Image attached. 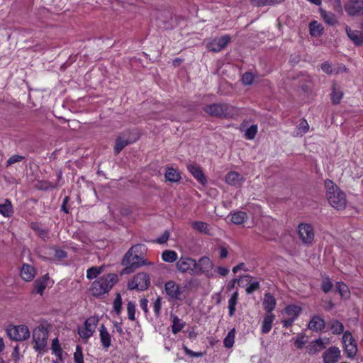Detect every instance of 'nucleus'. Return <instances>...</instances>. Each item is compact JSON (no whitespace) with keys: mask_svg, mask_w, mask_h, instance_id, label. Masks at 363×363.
<instances>
[{"mask_svg":"<svg viewBox=\"0 0 363 363\" xmlns=\"http://www.w3.org/2000/svg\"><path fill=\"white\" fill-rule=\"evenodd\" d=\"M332 101L334 104H339L342 98V93L341 91L337 90L334 86L332 91Z\"/></svg>","mask_w":363,"mask_h":363,"instance_id":"de8ad7c7","label":"nucleus"},{"mask_svg":"<svg viewBox=\"0 0 363 363\" xmlns=\"http://www.w3.org/2000/svg\"><path fill=\"white\" fill-rule=\"evenodd\" d=\"M35 275V269L28 264H23L21 270V278L26 281H30L33 280Z\"/></svg>","mask_w":363,"mask_h":363,"instance_id":"393cba45","label":"nucleus"},{"mask_svg":"<svg viewBox=\"0 0 363 363\" xmlns=\"http://www.w3.org/2000/svg\"><path fill=\"white\" fill-rule=\"evenodd\" d=\"M238 291L234 292L231 297L230 298L228 301V310H229V315L230 316L233 315L235 311V306L238 302Z\"/></svg>","mask_w":363,"mask_h":363,"instance_id":"4c0bfd02","label":"nucleus"},{"mask_svg":"<svg viewBox=\"0 0 363 363\" xmlns=\"http://www.w3.org/2000/svg\"><path fill=\"white\" fill-rule=\"evenodd\" d=\"M329 325L332 333L334 334H340L344 329L342 323L337 320H332Z\"/></svg>","mask_w":363,"mask_h":363,"instance_id":"c03bdc74","label":"nucleus"},{"mask_svg":"<svg viewBox=\"0 0 363 363\" xmlns=\"http://www.w3.org/2000/svg\"><path fill=\"white\" fill-rule=\"evenodd\" d=\"M310 33L313 37L320 36L323 30V26L317 21H313L309 25Z\"/></svg>","mask_w":363,"mask_h":363,"instance_id":"c9c22d12","label":"nucleus"},{"mask_svg":"<svg viewBox=\"0 0 363 363\" xmlns=\"http://www.w3.org/2000/svg\"><path fill=\"white\" fill-rule=\"evenodd\" d=\"M162 308V299L160 297H157L153 303V311L155 314L158 316L160 313Z\"/></svg>","mask_w":363,"mask_h":363,"instance_id":"864d4df0","label":"nucleus"},{"mask_svg":"<svg viewBox=\"0 0 363 363\" xmlns=\"http://www.w3.org/2000/svg\"><path fill=\"white\" fill-rule=\"evenodd\" d=\"M228 252L225 248H221L220 250V257L225 258L228 256Z\"/></svg>","mask_w":363,"mask_h":363,"instance_id":"69168bd1","label":"nucleus"},{"mask_svg":"<svg viewBox=\"0 0 363 363\" xmlns=\"http://www.w3.org/2000/svg\"><path fill=\"white\" fill-rule=\"evenodd\" d=\"M6 333L11 340L17 342L25 341L30 336V330L25 325H9Z\"/></svg>","mask_w":363,"mask_h":363,"instance_id":"423d86ee","label":"nucleus"},{"mask_svg":"<svg viewBox=\"0 0 363 363\" xmlns=\"http://www.w3.org/2000/svg\"><path fill=\"white\" fill-rule=\"evenodd\" d=\"M164 178L167 182L177 183L181 179V174L179 170L173 167H167L164 172Z\"/></svg>","mask_w":363,"mask_h":363,"instance_id":"5701e85b","label":"nucleus"},{"mask_svg":"<svg viewBox=\"0 0 363 363\" xmlns=\"http://www.w3.org/2000/svg\"><path fill=\"white\" fill-rule=\"evenodd\" d=\"M336 289L342 298H347L350 297V292L348 286L342 282H337L336 284Z\"/></svg>","mask_w":363,"mask_h":363,"instance_id":"ea45409f","label":"nucleus"},{"mask_svg":"<svg viewBox=\"0 0 363 363\" xmlns=\"http://www.w3.org/2000/svg\"><path fill=\"white\" fill-rule=\"evenodd\" d=\"M74 360L75 363H84L82 350L79 346H77L76 348L74 354Z\"/></svg>","mask_w":363,"mask_h":363,"instance_id":"09e8293b","label":"nucleus"},{"mask_svg":"<svg viewBox=\"0 0 363 363\" xmlns=\"http://www.w3.org/2000/svg\"><path fill=\"white\" fill-rule=\"evenodd\" d=\"M184 351H185V353L189 355V356H191V357H200L203 355V353L202 352H195L191 350H189L188 347H184Z\"/></svg>","mask_w":363,"mask_h":363,"instance_id":"4d7b16f0","label":"nucleus"},{"mask_svg":"<svg viewBox=\"0 0 363 363\" xmlns=\"http://www.w3.org/2000/svg\"><path fill=\"white\" fill-rule=\"evenodd\" d=\"M52 353L60 360H62V350L57 338L52 340Z\"/></svg>","mask_w":363,"mask_h":363,"instance_id":"72a5a7b5","label":"nucleus"},{"mask_svg":"<svg viewBox=\"0 0 363 363\" xmlns=\"http://www.w3.org/2000/svg\"><path fill=\"white\" fill-rule=\"evenodd\" d=\"M325 188L326 197L330 206L337 210L344 209L347 205L345 193L330 179L325 182Z\"/></svg>","mask_w":363,"mask_h":363,"instance_id":"f03ea898","label":"nucleus"},{"mask_svg":"<svg viewBox=\"0 0 363 363\" xmlns=\"http://www.w3.org/2000/svg\"><path fill=\"white\" fill-rule=\"evenodd\" d=\"M49 279V277L48 274L44 275L40 279H38L35 282V290L36 293L40 294V295L43 294L44 290L45 289L48 281Z\"/></svg>","mask_w":363,"mask_h":363,"instance_id":"7c9ffc66","label":"nucleus"},{"mask_svg":"<svg viewBox=\"0 0 363 363\" xmlns=\"http://www.w3.org/2000/svg\"><path fill=\"white\" fill-rule=\"evenodd\" d=\"M172 319V330L174 334L178 333L184 327L185 323L177 315H171Z\"/></svg>","mask_w":363,"mask_h":363,"instance_id":"f704fd0d","label":"nucleus"},{"mask_svg":"<svg viewBox=\"0 0 363 363\" xmlns=\"http://www.w3.org/2000/svg\"><path fill=\"white\" fill-rule=\"evenodd\" d=\"M230 106L226 104H213L208 105L205 107V111L213 116H228V109Z\"/></svg>","mask_w":363,"mask_h":363,"instance_id":"ddd939ff","label":"nucleus"},{"mask_svg":"<svg viewBox=\"0 0 363 363\" xmlns=\"http://www.w3.org/2000/svg\"><path fill=\"white\" fill-rule=\"evenodd\" d=\"M147 299H142L140 301V307L145 313L147 312Z\"/></svg>","mask_w":363,"mask_h":363,"instance_id":"e2e57ef3","label":"nucleus"},{"mask_svg":"<svg viewBox=\"0 0 363 363\" xmlns=\"http://www.w3.org/2000/svg\"><path fill=\"white\" fill-rule=\"evenodd\" d=\"M275 319V315L272 313H267L266 315L264 316L262 323V327H261V331L262 333H268L272 328V323Z\"/></svg>","mask_w":363,"mask_h":363,"instance_id":"a878e982","label":"nucleus"},{"mask_svg":"<svg viewBox=\"0 0 363 363\" xmlns=\"http://www.w3.org/2000/svg\"><path fill=\"white\" fill-rule=\"evenodd\" d=\"M145 247L143 245H136L125 253L122 260V264L125 266L123 274H130L138 267L147 264L142 256Z\"/></svg>","mask_w":363,"mask_h":363,"instance_id":"f257e3e1","label":"nucleus"},{"mask_svg":"<svg viewBox=\"0 0 363 363\" xmlns=\"http://www.w3.org/2000/svg\"><path fill=\"white\" fill-rule=\"evenodd\" d=\"M276 304L277 301L274 296H272L270 293H267L264 294L263 299V306L267 313H272V311L275 308Z\"/></svg>","mask_w":363,"mask_h":363,"instance_id":"bb28decb","label":"nucleus"},{"mask_svg":"<svg viewBox=\"0 0 363 363\" xmlns=\"http://www.w3.org/2000/svg\"><path fill=\"white\" fill-rule=\"evenodd\" d=\"M325 325V321L321 317L315 315L308 323V328L312 331L318 332L324 329Z\"/></svg>","mask_w":363,"mask_h":363,"instance_id":"b1692460","label":"nucleus"},{"mask_svg":"<svg viewBox=\"0 0 363 363\" xmlns=\"http://www.w3.org/2000/svg\"><path fill=\"white\" fill-rule=\"evenodd\" d=\"M245 264L240 263L233 268V273H237L240 269H244Z\"/></svg>","mask_w":363,"mask_h":363,"instance_id":"0e129e2a","label":"nucleus"},{"mask_svg":"<svg viewBox=\"0 0 363 363\" xmlns=\"http://www.w3.org/2000/svg\"><path fill=\"white\" fill-rule=\"evenodd\" d=\"M118 281V276L108 274L94 281L90 288L91 294L94 296H100L108 293Z\"/></svg>","mask_w":363,"mask_h":363,"instance_id":"7ed1b4c3","label":"nucleus"},{"mask_svg":"<svg viewBox=\"0 0 363 363\" xmlns=\"http://www.w3.org/2000/svg\"><path fill=\"white\" fill-rule=\"evenodd\" d=\"M128 316L130 320H135V304L132 301H129L127 305Z\"/></svg>","mask_w":363,"mask_h":363,"instance_id":"8fccbe9b","label":"nucleus"},{"mask_svg":"<svg viewBox=\"0 0 363 363\" xmlns=\"http://www.w3.org/2000/svg\"><path fill=\"white\" fill-rule=\"evenodd\" d=\"M247 218V213L243 211H235L231 214V221L236 225L242 224Z\"/></svg>","mask_w":363,"mask_h":363,"instance_id":"473e14b6","label":"nucleus"},{"mask_svg":"<svg viewBox=\"0 0 363 363\" xmlns=\"http://www.w3.org/2000/svg\"><path fill=\"white\" fill-rule=\"evenodd\" d=\"M243 180V177L235 172H229L225 178L226 182L232 186H240Z\"/></svg>","mask_w":363,"mask_h":363,"instance_id":"cd10ccee","label":"nucleus"},{"mask_svg":"<svg viewBox=\"0 0 363 363\" xmlns=\"http://www.w3.org/2000/svg\"><path fill=\"white\" fill-rule=\"evenodd\" d=\"M257 133V126L256 125H252L248 128H247L245 133V135L247 139L252 140L255 138Z\"/></svg>","mask_w":363,"mask_h":363,"instance_id":"49530a36","label":"nucleus"},{"mask_svg":"<svg viewBox=\"0 0 363 363\" xmlns=\"http://www.w3.org/2000/svg\"><path fill=\"white\" fill-rule=\"evenodd\" d=\"M13 213L11 203L6 200L2 204H0V213L5 217H9Z\"/></svg>","mask_w":363,"mask_h":363,"instance_id":"e433bc0d","label":"nucleus"},{"mask_svg":"<svg viewBox=\"0 0 363 363\" xmlns=\"http://www.w3.org/2000/svg\"><path fill=\"white\" fill-rule=\"evenodd\" d=\"M321 69L324 72L327 74H331L333 72L332 66L328 62L323 63L321 65Z\"/></svg>","mask_w":363,"mask_h":363,"instance_id":"13d9d810","label":"nucleus"},{"mask_svg":"<svg viewBox=\"0 0 363 363\" xmlns=\"http://www.w3.org/2000/svg\"><path fill=\"white\" fill-rule=\"evenodd\" d=\"M49 334V326L48 324L42 323L38 325L33 331V348L39 352H43L47 347Z\"/></svg>","mask_w":363,"mask_h":363,"instance_id":"20e7f679","label":"nucleus"},{"mask_svg":"<svg viewBox=\"0 0 363 363\" xmlns=\"http://www.w3.org/2000/svg\"><path fill=\"white\" fill-rule=\"evenodd\" d=\"M321 286L323 291L327 293L332 289L333 284L328 277H325L323 279Z\"/></svg>","mask_w":363,"mask_h":363,"instance_id":"603ef678","label":"nucleus"},{"mask_svg":"<svg viewBox=\"0 0 363 363\" xmlns=\"http://www.w3.org/2000/svg\"><path fill=\"white\" fill-rule=\"evenodd\" d=\"M302 308L297 305H289L284 309V313L287 315V318L282 320L284 327L289 328L294 322L297 319L300 315Z\"/></svg>","mask_w":363,"mask_h":363,"instance_id":"9d476101","label":"nucleus"},{"mask_svg":"<svg viewBox=\"0 0 363 363\" xmlns=\"http://www.w3.org/2000/svg\"><path fill=\"white\" fill-rule=\"evenodd\" d=\"M5 349V343L2 337H0V352H3Z\"/></svg>","mask_w":363,"mask_h":363,"instance_id":"338daca9","label":"nucleus"},{"mask_svg":"<svg viewBox=\"0 0 363 363\" xmlns=\"http://www.w3.org/2000/svg\"><path fill=\"white\" fill-rule=\"evenodd\" d=\"M99 319L96 317L91 316L88 318L83 326L79 327L78 329V333L82 339H88L95 332L97 326Z\"/></svg>","mask_w":363,"mask_h":363,"instance_id":"1a4fd4ad","label":"nucleus"},{"mask_svg":"<svg viewBox=\"0 0 363 363\" xmlns=\"http://www.w3.org/2000/svg\"><path fill=\"white\" fill-rule=\"evenodd\" d=\"M284 0H252V3L255 6H274L279 4Z\"/></svg>","mask_w":363,"mask_h":363,"instance_id":"a19ab883","label":"nucleus"},{"mask_svg":"<svg viewBox=\"0 0 363 363\" xmlns=\"http://www.w3.org/2000/svg\"><path fill=\"white\" fill-rule=\"evenodd\" d=\"M103 272V267H92L86 271V278L91 280Z\"/></svg>","mask_w":363,"mask_h":363,"instance_id":"37998d69","label":"nucleus"},{"mask_svg":"<svg viewBox=\"0 0 363 363\" xmlns=\"http://www.w3.org/2000/svg\"><path fill=\"white\" fill-rule=\"evenodd\" d=\"M196 266L195 267V271L193 272V275L199 276L203 274L208 277L213 275L212 270L213 264L209 257H201L198 262L196 261Z\"/></svg>","mask_w":363,"mask_h":363,"instance_id":"0eeeda50","label":"nucleus"},{"mask_svg":"<svg viewBox=\"0 0 363 363\" xmlns=\"http://www.w3.org/2000/svg\"><path fill=\"white\" fill-rule=\"evenodd\" d=\"M309 130V125L305 119H302L293 132V135L301 137L306 134Z\"/></svg>","mask_w":363,"mask_h":363,"instance_id":"c756f323","label":"nucleus"},{"mask_svg":"<svg viewBox=\"0 0 363 363\" xmlns=\"http://www.w3.org/2000/svg\"><path fill=\"white\" fill-rule=\"evenodd\" d=\"M139 136L135 130H126L120 134L116 140L114 152L119 153L125 146L135 142Z\"/></svg>","mask_w":363,"mask_h":363,"instance_id":"39448f33","label":"nucleus"},{"mask_svg":"<svg viewBox=\"0 0 363 363\" xmlns=\"http://www.w3.org/2000/svg\"><path fill=\"white\" fill-rule=\"evenodd\" d=\"M254 81V76L250 72H246L242 76V82L246 85L252 84Z\"/></svg>","mask_w":363,"mask_h":363,"instance_id":"5fc2aeb1","label":"nucleus"},{"mask_svg":"<svg viewBox=\"0 0 363 363\" xmlns=\"http://www.w3.org/2000/svg\"><path fill=\"white\" fill-rule=\"evenodd\" d=\"M235 330L233 328L228 333L227 336L223 340V343L225 347L230 348L233 346L235 342Z\"/></svg>","mask_w":363,"mask_h":363,"instance_id":"79ce46f5","label":"nucleus"},{"mask_svg":"<svg viewBox=\"0 0 363 363\" xmlns=\"http://www.w3.org/2000/svg\"><path fill=\"white\" fill-rule=\"evenodd\" d=\"M55 256L57 258L62 259L66 257V253L65 251L60 249L55 250Z\"/></svg>","mask_w":363,"mask_h":363,"instance_id":"052dcab7","label":"nucleus"},{"mask_svg":"<svg viewBox=\"0 0 363 363\" xmlns=\"http://www.w3.org/2000/svg\"><path fill=\"white\" fill-rule=\"evenodd\" d=\"M342 341L347 357L349 358L354 357L357 352V347L352 334L348 331L345 332L342 336Z\"/></svg>","mask_w":363,"mask_h":363,"instance_id":"f8f14e48","label":"nucleus"},{"mask_svg":"<svg viewBox=\"0 0 363 363\" xmlns=\"http://www.w3.org/2000/svg\"><path fill=\"white\" fill-rule=\"evenodd\" d=\"M217 272L221 276H225L229 273V269L226 267H218L217 268Z\"/></svg>","mask_w":363,"mask_h":363,"instance_id":"680f3d73","label":"nucleus"},{"mask_svg":"<svg viewBox=\"0 0 363 363\" xmlns=\"http://www.w3.org/2000/svg\"><path fill=\"white\" fill-rule=\"evenodd\" d=\"M298 234L304 243H311L314 239L313 229L308 224H300L298 225Z\"/></svg>","mask_w":363,"mask_h":363,"instance_id":"dca6fc26","label":"nucleus"},{"mask_svg":"<svg viewBox=\"0 0 363 363\" xmlns=\"http://www.w3.org/2000/svg\"><path fill=\"white\" fill-rule=\"evenodd\" d=\"M169 234L167 231H165L160 237L157 239V242L160 244L164 243L169 238Z\"/></svg>","mask_w":363,"mask_h":363,"instance_id":"bf43d9fd","label":"nucleus"},{"mask_svg":"<svg viewBox=\"0 0 363 363\" xmlns=\"http://www.w3.org/2000/svg\"><path fill=\"white\" fill-rule=\"evenodd\" d=\"M196 260L190 257H182L176 263V267L180 272H189L193 275L195 271Z\"/></svg>","mask_w":363,"mask_h":363,"instance_id":"4468645a","label":"nucleus"},{"mask_svg":"<svg viewBox=\"0 0 363 363\" xmlns=\"http://www.w3.org/2000/svg\"><path fill=\"white\" fill-rule=\"evenodd\" d=\"M330 341L327 338H319L310 342L308 346V352L311 354H315L326 348Z\"/></svg>","mask_w":363,"mask_h":363,"instance_id":"a211bd4d","label":"nucleus"},{"mask_svg":"<svg viewBox=\"0 0 363 363\" xmlns=\"http://www.w3.org/2000/svg\"><path fill=\"white\" fill-rule=\"evenodd\" d=\"M230 40V36L227 35L215 38L208 44L207 48L211 51L219 52L228 44Z\"/></svg>","mask_w":363,"mask_h":363,"instance_id":"f3484780","label":"nucleus"},{"mask_svg":"<svg viewBox=\"0 0 363 363\" xmlns=\"http://www.w3.org/2000/svg\"><path fill=\"white\" fill-rule=\"evenodd\" d=\"M320 16L325 23L329 26H335L338 23V19L336 15L332 12H328L324 10L320 11Z\"/></svg>","mask_w":363,"mask_h":363,"instance_id":"c85d7f7f","label":"nucleus"},{"mask_svg":"<svg viewBox=\"0 0 363 363\" xmlns=\"http://www.w3.org/2000/svg\"><path fill=\"white\" fill-rule=\"evenodd\" d=\"M99 336L103 348L106 350L109 348L111 345V336L104 325L99 328Z\"/></svg>","mask_w":363,"mask_h":363,"instance_id":"4be33fe9","label":"nucleus"},{"mask_svg":"<svg viewBox=\"0 0 363 363\" xmlns=\"http://www.w3.org/2000/svg\"><path fill=\"white\" fill-rule=\"evenodd\" d=\"M191 228L201 233L208 234L209 226L208 224L203 221H194L191 223Z\"/></svg>","mask_w":363,"mask_h":363,"instance_id":"2f4dec72","label":"nucleus"},{"mask_svg":"<svg viewBox=\"0 0 363 363\" xmlns=\"http://www.w3.org/2000/svg\"><path fill=\"white\" fill-rule=\"evenodd\" d=\"M188 169L192 176L202 185L207 183L206 177H205L201 168L195 163H191L188 165Z\"/></svg>","mask_w":363,"mask_h":363,"instance_id":"aec40b11","label":"nucleus"},{"mask_svg":"<svg viewBox=\"0 0 363 363\" xmlns=\"http://www.w3.org/2000/svg\"><path fill=\"white\" fill-rule=\"evenodd\" d=\"M162 259L166 262H174L177 259V254L173 250H165L162 254Z\"/></svg>","mask_w":363,"mask_h":363,"instance_id":"58836bf2","label":"nucleus"},{"mask_svg":"<svg viewBox=\"0 0 363 363\" xmlns=\"http://www.w3.org/2000/svg\"><path fill=\"white\" fill-rule=\"evenodd\" d=\"M346 13L350 16L363 15V0H349L344 5Z\"/></svg>","mask_w":363,"mask_h":363,"instance_id":"9b49d317","label":"nucleus"},{"mask_svg":"<svg viewBox=\"0 0 363 363\" xmlns=\"http://www.w3.org/2000/svg\"><path fill=\"white\" fill-rule=\"evenodd\" d=\"M341 357V351L337 347H330L323 354L324 363H337Z\"/></svg>","mask_w":363,"mask_h":363,"instance_id":"2eb2a0df","label":"nucleus"},{"mask_svg":"<svg viewBox=\"0 0 363 363\" xmlns=\"http://www.w3.org/2000/svg\"><path fill=\"white\" fill-rule=\"evenodd\" d=\"M150 284L149 276L144 272L138 273L128 282V287L130 290H145Z\"/></svg>","mask_w":363,"mask_h":363,"instance_id":"6e6552de","label":"nucleus"},{"mask_svg":"<svg viewBox=\"0 0 363 363\" xmlns=\"http://www.w3.org/2000/svg\"><path fill=\"white\" fill-rule=\"evenodd\" d=\"M259 288V283L258 281L252 282L246 289L247 294H252Z\"/></svg>","mask_w":363,"mask_h":363,"instance_id":"6e6d98bb","label":"nucleus"},{"mask_svg":"<svg viewBox=\"0 0 363 363\" xmlns=\"http://www.w3.org/2000/svg\"><path fill=\"white\" fill-rule=\"evenodd\" d=\"M122 298L119 294H117L113 301V308L116 313L119 314L121 311Z\"/></svg>","mask_w":363,"mask_h":363,"instance_id":"3c124183","label":"nucleus"},{"mask_svg":"<svg viewBox=\"0 0 363 363\" xmlns=\"http://www.w3.org/2000/svg\"><path fill=\"white\" fill-rule=\"evenodd\" d=\"M166 294L172 299H180L182 291L178 284L173 281H169L165 284Z\"/></svg>","mask_w":363,"mask_h":363,"instance_id":"6ab92c4d","label":"nucleus"},{"mask_svg":"<svg viewBox=\"0 0 363 363\" xmlns=\"http://www.w3.org/2000/svg\"><path fill=\"white\" fill-rule=\"evenodd\" d=\"M115 327L118 333H119L120 334L123 333V329L119 323H116Z\"/></svg>","mask_w":363,"mask_h":363,"instance_id":"774afa93","label":"nucleus"},{"mask_svg":"<svg viewBox=\"0 0 363 363\" xmlns=\"http://www.w3.org/2000/svg\"><path fill=\"white\" fill-rule=\"evenodd\" d=\"M345 30L348 38L354 45L357 46L363 45V33L362 31L352 30L349 26H346Z\"/></svg>","mask_w":363,"mask_h":363,"instance_id":"412c9836","label":"nucleus"},{"mask_svg":"<svg viewBox=\"0 0 363 363\" xmlns=\"http://www.w3.org/2000/svg\"><path fill=\"white\" fill-rule=\"evenodd\" d=\"M308 340L305 335L298 334L294 340L295 346L298 349H302L305 344L307 342Z\"/></svg>","mask_w":363,"mask_h":363,"instance_id":"a18cd8bd","label":"nucleus"}]
</instances>
